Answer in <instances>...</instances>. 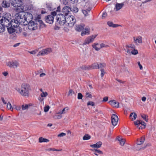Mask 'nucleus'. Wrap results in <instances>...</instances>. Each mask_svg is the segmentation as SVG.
Returning <instances> with one entry per match:
<instances>
[{
  "instance_id": "nucleus-1",
  "label": "nucleus",
  "mask_w": 156,
  "mask_h": 156,
  "mask_svg": "<svg viewBox=\"0 0 156 156\" xmlns=\"http://www.w3.org/2000/svg\"><path fill=\"white\" fill-rule=\"evenodd\" d=\"M11 15L10 14L7 13L4 15L3 17V26L1 27V30H3L4 31L5 27H9L10 26H12L13 27L16 28L18 27L19 24L15 23L13 22L11 18Z\"/></svg>"
},
{
  "instance_id": "nucleus-2",
  "label": "nucleus",
  "mask_w": 156,
  "mask_h": 156,
  "mask_svg": "<svg viewBox=\"0 0 156 156\" xmlns=\"http://www.w3.org/2000/svg\"><path fill=\"white\" fill-rule=\"evenodd\" d=\"M30 90L29 85L23 84L21 85V89L18 88L17 91L23 96H28L29 94V90Z\"/></svg>"
},
{
  "instance_id": "nucleus-3",
  "label": "nucleus",
  "mask_w": 156,
  "mask_h": 156,
  "mask_svg": "<svg viewBox=\"0 0 156 156\" xmlns=\"http://www.w3.org/2000/svg\"><path fill=\"white\" fill-rule=\"evenodd\" d=\"M65 16H66V23L68 24V26L69 27L73 26L76 23V19L75 17L72 16L68 15L67 13L65 14Z\"/></svg>"
},
{
  "instance_id": "nucleus-4",
  "label": "nucleus",
  "mask_w": 156,
  "mask_h": 156,
  "mask_svg": "<svg viewBox=\"0 0 156 156\" xmlns=\"http://www.w3.org/2000/svg\"><path fill=\"white\" fill-rule=\"evenodd\" d=\"M66 16L62 14H58L56 17L57 24L58 23L60 25H63L66 23Z\"/></svg>"
},
{
  "instance_id": "nucleus-5",
  "label": "nucleus",
  "mask_w": 156,
  "mask_h": 156,
  "mask_svg": "<svg viewBox=\"0 0 156 156\" xmlns=\"http://www.w3.org/2000/svg\"><path fill=\"white\" fill-rule=\"evenodd\" d=\"M28 23V27L30 30H34L37 29L38 24L36 21L34 20Z\"/></svg>"
},
{
  "instance_id": "nucleus-6",
  "label": "nucleus",
  "mask_w": 156,
  "mask_h": 156,
  "mask_svg": "<svg viewBox=\"0 0 156 156\" xmlns=\"http://www.w3.org/2000/svg\"><path fill=\"white\" fill-rule=\"evenodd\" d=\"M24 13L25 14V17H24V20H22L21 22L24 23L25 21H26L27 23H28L33 21V16L31 13L27 12Z\"/></svg>"
},
{
  "instance_id": "nucleus-7",
  "label": "nucleus",
  "mask_w": 156,
  "mask_h": 156,
  "mask_svg": "<svg viewBox=\"0 0 156 156\" xmlns=\"http://www.w3.org/2000/svg\"><path fill=\"white\" fill-rule=\"evenodd\" d=\"M96 36L97 35H95L88 37L85 39L83 44V45H86L93 42Z\"/></svg>"
},
{
  "instance_id": "nucleus-8",
  "label": "nucleus",
  "mask_w": 156,
  "mask_h": 156,
  "mask_svg": "<svg viewBox=\"0 0 156 156\" xmlns=\"http://www.w3.org/2000/svg\"><path fill=\"white\" fill-rule=\"evenodd\" d=\"M111 122L112 124L114 126H116L118 122L119 118L118 116L115 114H113L111 117Z\"/></svg>"
},
{
  "instance_id": "nucleus-9",
  "label": "nucleus",
  "mask_w": 156,
  "mask_h": 156,
  "mask_svg": "<svg viewBox=\"0 0 156 156\" xmlns=\"http://www.w3.org/2000/svg\"><path fill=\"white\" fill-rule=\"evenodd\" d=\"M54 17L51 15H48L45 17V21L50 24H52L54 22Z\"/></svg>"
},
{
  "instance_id": "nucleus-10",
  "label": "nucleus",
  "mask_w": 156,
  "mask_h": 156,
  "mask_svg": "<svg viewBox=\"0 0 156 156\" xmlns=\"http://www.w3.org/2000/svg\"><path fill=\"white\" fill-rule=\"evenodd\" d=\"M19 65L18 62L15 61H12L9 62L8 63V66L10 67L15 68L17 67Z\"/></svg>"
},
{
  "instance_id": "nucleus-11",
  "label": "nucleus",
  "mask_w": 156,
  "mask_h": 156,
  "mask_svg": "<svg viewBox=\"0 0 156 156\" xmlns=\"http://www.w3.org/2000/svg\"><path fill=\"white\" fill-rule=\"evenodd\" d=\"M134 124L135 125L137 126V127L139 126V125L141 124L142 126H144L143 129H144L145 128L146 125V124L144 121L140 120H137L136 121H134Z\"/></svg>"
},
{
  "instance_id": "nucleus-12",
  "label": "nucleus",
  "mask_w": 156,
  "mask_h": 156,
  "mask_svg": "<svg viewBox=\"0 0 156 156\" xmlns=\"http://www.w3.org/2000/svg\"><path fill=\"white\" fill-rule=\"evenodd\" d=\"M112 106L116 108H118L119 107V103L116 102L115 100H111L108 102Z\"/></svg>"
},
{
  "instance_id": "nucleus-13",
  "label": "nucleus",
  "mask_w": 156,
  "mask_h": 156,
  "mask_svg": "<svg viewBox=\"0 0 156 156\" xmlns=\"http://www.w3.org/2000/svg\"><path fill=\"white\" fill-rule=\"evenodd\" d=\"M24 12H20L18 15L17 16V19L19 20L20 21H21L22 20H24V17H25V14H24Z\"/></svg>"
},
{
  "instance_id": "nucleus-14",
  "label": "nucleus",
  "mask_w": 156,
  "mask_h": 156,
  "mask_svg": "<svg viewBox=\"0 0 156 156\" xmlns=\"http://www.w3.org/2000/svg\"><path fill=\"white\" fill-rule=\"evenodd\" d=\"M124 4L123 3H117L115 4V8L116 11H118L122 8Z\"/></svg>"
},
{
  "instance_id": "nucleus-15",
  "label": "nucleus",
  "mask_w": 156,
  "mask_h": 156,
  "mask_svg": "<svg viewBox=\"0 0 156 156\" xmlns=\"http://www.w3.org/2000/svg\"><path fill=\"white\" fill-rule=\"evenodd\" d=\"M84 25L83 24L76 26L75 30L77 31L80 32L84 28Z\"/></svg>"
},
{
  "instance_id": "nucleus-16",
  "label": "nucleus",
  "mask_w": 156,
  "mask_h": 156,
  "mask_svg": "<svg viewBox=\"0 0 156 156\" xmlns=\"http://www.w3.org/2000/svg\"><path fill=\"white\" fill-rule=\"evenodd\" d=\"M102 142L99 141L96 143V144L90 145V146L94 148H100L102 144Z\"/></svg>"
},
{
  "instance_id": "nucleus-17",
  "label": "nucleus",
  "mask_w": 156,
  "mask_h": 156,
  "mask_svg": "<svg viewBox=\"0 0 156 156\" xmlns=\"http://www.w3.org/2000/svg\"><path fill=\"white\" fill-rule=\"evenodd\" d=\"M7 27V28L9 34H12L16 31L15 28L12 26H10L9 27Z\"/></svg>"
},
{
  "instance_id": "nucleus-18",
  "label": "nucleus",
  "mask_w": 156,
  "mask_h": 156,
  "mask_svg": "<svg viewBox=\"0 0 156 156\" xmlns=\"http://www.w3.org/2000/svg\"><path fill=\"white\" fill-rule=\"evenodd\" d=\"M1 5L4 8H8L10 6V3L5 0H3L2 3Z\"/></svg>"
},
{
  "instance_id": "nucleus-19",
  "label": "nucleus",
  "mask_w": 156,
  "mask_h": 156,
  "mask_svg": "<svg viewBox=\"0 0 156 156\" xmlns=\"http://www.w3.org/2000/svg\"><path fill=\"white\" fill-rule=\"evenodd\" d=\"M18 0H10L9 2L10 3H11V5L14 7H19L20 6L18 5L17 3Z\"/></svg>"
},
{
  "instance_id": "nucleus-20",
  "label": "nucleus",
  "mask_w": 156,
  "mask_h": 156,
  "mask_svg": "<svg viewBox=\"0 0 156 156\" xmlns=\"http://www.w3.org/2000/svg\"><path fill=\"white\" fill-rule=\"evenodd\" d=\"M135 43L137 44V43H141L142 42V39L141 37H138V38H135V37H133Z\"/></svg>"
},
{
  "instance_id": "nucleus-21",
  "label": "nucleus",
  "mask_w": 156,
  "mask_h": 156,
  "mask_svg": "<svg viewBox=\"0 0 156 156\" xmlns=\"http://www.w3.org/2000/svg\"><path fill=\"white\" fill-rule=\"evenodd\" d=\"M129 117L133 121L136 119L137 117V115L135 112H132L130 114Z\"/></svg>"
},
{
  "instance_id": "nucleus-22",
  "label": "nucleus",
  "mask_w": 156,
  "mask_h": 156,
  "mask_svg": "<svg viewBox=\"0 0 156 156\" xmlns=\"http://www.w3.org/2000/svg\"><path fill=\"white\" fill-rule=\"evenodd\" d=\"M39 141L40 143L48 142L49 141V140L48 139L41 137L39 139Z\"/></svg>"
},
{
  "instance_id": "nucleus-23",
  "label": "nucleus",
  "mask_w": 156,
  "mask_h": 156,
  "mask_svg": "<svg viewBox=\"0 0 156 156\" xmlns=\"http://www.w3.org/2000/svg\"><path fill=\"white\" fill-rule=\"evenodd\" d=\"M90 33V30L88 29H85V30L82 31L81 33V36H83L85 34H89Z\"/></svg>"
},
{
  "instance_id": "nucleus-24",
  "label": "nucleus",
  "mask_w": 156,
  "mask_h": 156,
  "mask_svg": "<svg viewBox=\"0 0 156 156\" xmlns=\"http://www.w3.org/2000/svg\"><path fill=\"white\" fill-rule=\"evenodd\" d=\"M144 137H142L140 140H137V144L140 145L144 143L145 141Z\"/></svg>"
},
{
  "instance_id": "nucleus-25",
  "label": "nucleus",
  "mask_w": 156,
  "mask_h": 156,
  "mask_svg": "<svg viewBox=\"0 0 156 156\" xmlns=\"http://www.w3.org/2000/svg\"><path fill=\"white\" fill-rule=\"evenodd\" d=\"M80 68L82 70H89L91 69V66H90L83 65L81 66Z\"/></svg>"
},
{
  "instance_id": "nucleus-26",
  "label": "nucleus",
  "mask_w": 156,
  "mask_h": 156,
  "mask_svg": "<svg viewBox=\"0 0 156 156\" xmlns=\"http://www.w3.org/2000/svg\"><path fill=\"white\" fill-rule=\"evenodd\" d=\"M107 23L109 27H116L118 26V25L113 24L112 22L111 21H108Z\"/></svg>"
},
{
  "instance_id": "nucleus-27",
  "label": "nucleus",
  "mask_w": 156,
  "mask_h": 156,
  "mask_svg": "<svg viewBox=\"0 0 156 156\" xmlns=\"http://www.w3.org/2000/svg\"><path fill=\"white\" fill-rule=\"evenodd\" d=\"M40 24V27L41 28H43L46 27V25L43 22L42 20L38 21V22Z\"/></svg>"
},
{
  "instance_id": "nucleus-28",
  "label": "nucleus",
  "mask_w": 156,
  "mask_h": 156,
  "mask_svg": "<svg viewBox=\"0 0 156 156\" xmlns=\"http://www.w3.org/2000/svg\"><path fill=\"white\" fill-rule=\"evenodd\" d=\"M90 66L91 68H92V69H99L98 64V63H94L92 64Z\"/></svg>"
},
{
  "instance_id": "nucleus-29",
  "label": "nucleus",
  "mask_w": 156,
  "mask_h": 156,
  "mask_svg": "<svg viewBox=\"0 0 156 156\" xmlns=\"http://www.w3.org/2000/svg\"><path fill=\"white\" fill-rule=\"evenodd\" d=\"M91 138V136L88 134H85L83 137V140H87L90 139Z\"/></svg>"
},
{
  "instance_id": "nucleus-30",
  "label": "nucleus",
  "mask_w": 156,
  "mask_h": 156,
  "mask_svg": "<svg viewBox=\"0 0 156 156\" xmlns=\"http://www.w3.org/2000/svg\"><path fill=\"white\" fill-rule=\"evenodd\" d=\"M141 116L146 122H147L148 121V119L147 118L148 117L147 115L144 114H143L141 115Z\"/></svg>"
},
{
  "instance_id": "nucleus-31",
  "label": "nucleus",
  "mask_w": 156,
  "mask_h": 156,
  "mask_svg": "<svg viewBox=\"0 0 156 156\" xmlns=\"http://www.w3.org/2000/svg\"><path fill=\"white\" fill-rule=\"evenodd\" d=\"M3 17L4 16H1V13H0V28L1 27H2L3 26V24L2 22H3Z\"/></svg>"
},
{
  "instance_id": "nucleus-32",
  "label": "nucleus",
  "mask_w": 156,
  "mask_h": 156,
  "mask_svg": "<svg viewBox=\"0 0 156 156\" xmlns=\"http://www.w3.org/2000/svg\"><path fill=\"white\" fill-rule=\"evenodd\" d=\"M30 106V104L27 105H23L22 106V108L23 110H25L28 108Z\"/></svg>"
},
{
  "instance_id": "nucleus-33",
  "label": "nucleus",
  "mask_w": 156,
  "mask_h": 156,
  "mask_svg": "<svg viewBox=\"0 0 156 156\" xmlns=\"http://www.w3.org/2000/svg\"><path fill=\"white\" fill-rule=\"evenodd\" d=\"M98 45V43H94V44H93L92 45V47L95 48V49L97 51H98L100 48H97L96 46L97 45Z\"/></svg>"
},
{
  "instance_id": "nucleus-34",
  "label": "nucleus",
  "mask_w": 156,
  "mask_h": 156,
  "mask_svg": "<svg viewBox=\"0 0 156 156\" xmlns=\"http://www.w3.org/2000/svg\"><path fill=\"white\" fill-rule=\"evenodd\" d=\"M45 54H46L45 52V49H44L42 51H40L37 55V56H38L40 55H43Z\"/></svg>"
},
{
  "instance_id": "nucleus-35",
  "label": "nucleus",
  "mask_w": 156,
  "mask_h": 156,
  "mask_svg": "<svg viewBox=\"0 0 156 156\" xmlns=\"http://www.w3.org/2000/svg\"><path fill=\"white\" fill-rule=\"evenodd\" d=\"M7 108L8 109H10L11 111H12L13 109L10 102H8L7 104Z\"/></svg>"
},
{
  "instance_id": "nucleus-36",
  "label": "nucleus",
  "mask_w": 156,
  "mask_h": 156,
  "mask_svg": "<svg viewBox=\"0 0 156 156\" xmlns=\"http://www.w3.org/2000/svg\"><path fill=\"white\" fill-rule=\"evenodd\" d=\"M69 108L68 107H66L64 108L62 111L61 113L64 114L67 112L68 111Z\"/></svg>"
},
{
  "instance_id": "nucleus-37",
  "label": "nucleus",
  "mask_w": 156,
  "mask_h": 156,
  "mask_svg": "<svg viewBox=\"0 0 156 156\" xmlns=\"http://www.w3.org/2000/svg\"><path fill=\"white\" fill-rule=\"evenodd\" d=\"M41 15H39L37 16V17L34 20L35 21H36V23H37V22H38V21L40 20L41 19Z\"/></svg>"
},
{
  "instance_id": "nucleus-38",
  "label": "nucleus",
  "mask_w": 156,
  "mask_h": 156,
  "mask_svg": "<svg viewBox=\"0 0 156 156\" xmlns=\"http://www.w3.org/2000/svg\"><path fill=\"white\" fill-rule=\"evenodd\" d=\"M62 115H61L57 114L54 116L55 118V119H60L62 117Z\"/></svg>"
},
{
  "instance_id": "nucleus-39",
  "label": "nucleus",
  "mask_w": 156,
  "mask_h": 156,
  "mask_svg": "<svg viewBox=\"0 0 156 156\" xmlns=\"http://www.w3.org/2000/svg\"><path fill=\"white\" fill-rule=\"evenodd\" d=\"M106 64L105 63H101L100 64H98L99 69L102 68L106 66Z\"/></svg>"
},
{
  "instance_id": "nucleus-40",
  "label": "nucleus",
  "mask_w": 156,
  "mask_h": 156,
  "mask_svg": "<svg viewBox=\"0 0 156 156\" xmlns=\"http://www.w3.org/2000/svg\"><path fill=\"white\" fill-rule=\"evenodd\" d=\"M45 52L46 53V54H48L50 52H51L52 51V50L51 48H48L46 49H45Z\"/></svg>"
},
{
  "instance_id": "nucleus-41",
  "label": "nucleus",
  "mask_w": 156,
  "mask_h": 156,
  "mask_svg": "<svg viewBox=\"0 0 156 156\" xmlns=\"http://www.w3.org/2000/svg\"><path fill=\"white\" fill-rule=\"evenodd\" d=\"M72 10L73 12H77L78 11V9L75 6H74L72 9Z\"/></svg>"
},
{
  "instance_id": "nucleus-42",
  "label": "nucleus",
  "mask_w": 156,
  "mask_h": 156,
  "mask_svg": "<svg viewBox=\"0 0 156 156\" xmlns=\"http://www.w3.org/2000/svg\"><path fill=\"white\" fill-rule=\"evenodd\" d=\"M131 54L133 55H136L138 54V51L137 50L135 49L131 51Z\"/></svg>"
},
{
  "instance_id": "nucleus-43",
  "label": "nucleus",
  "mask_w": 156,
  "mask_h": 156,
  "mask_svg": "<svg viewBox=\"0 0 156 156\" xmlns=\"http://www.w3.org/2000/svg\"><path fill=\"white\" fill-rule=\"evenodd\" d=\"M50 108L49 106L48 105L45 106L44 108V111L45 112H48Z\"/></svg>"
},
{
  "instance_id": "nucleus-44",
  "label": "nucleus",
  "mask_w": 156,
  "mask_h": 156,
  "mask_svg": "<svg viewBox=\"0 0 156 156\" xmlns=\"http://www.w3.org/2000/svg\"><path fill=\"white\" fill-rule=\"evenodd\" d=\"M48 94L47 92H43L41 94V96L42 97H45L48 95Z\"/></svg>"
},
{
  "instance_id": "nucleus-45",
  "label": "nucleus",
  "mask_w": 156,
  "mask_h": 156,
  "mask_svg": "<svg viewBox=\"0 0 156 156\" xmlns=\"http://www.w3.org/2000/svg\"><path fill=\"white\" fill-rule=\"evenodd\" d=\"M83 97V95L81 93H79L78 94L77 98L78 99H82Z\"/></svg>"
},
{
  "instance_id": "nucleus-46",
  "label": "nucleus",
  "mask_w": 156,
  "mask_h": 156,
  "mask_svg": "<svg viewBox=\"0 0 156 156\" xmlns=\"http://www.w3.org/2000/svg\"><path fill=\"white\" fill-rule=\"evenodd\" d=\"M95 103L91 101H88L87 103V105L88 106L89 105H91L92 106L95 105Z\"/></svg>"
},
{
  "instance_id": "nucleus-47",
  "label": "nucleus",
  "mask_w": 156,
  "mask_h": 156,
  "mask_svg": "<svg viewBox=\"0 0 156 156\" xmlns=\"http://www.w3.org/2000/svg\"><path fill=\"white\" fill-rule=\"evenodd\" d=\"M86 96L87 98H91L92 97V95L89 93L87 92L86 93Z\"/></svg>"
},
{
  "instance_id": "nucleus-48",
  "label": "nucleus",
  "mask_w": 156,
  "mask_h": 156,
  "mask_svg": "<svg viewBox=\"0 0 156 156\" xmlns=\"http://www.w3.org/2000/svg\"><path fill=\"white\" fill-rule=\"evenodd\" d=\"M125 139H122V140H121L119 142V143L122 146H123L124 145L125 143Z\"/></svg>"
},
{
  "instance_id": "nucleus-49",
  "label": "nucleus",
  "mask_w": 156,
  "mask_h": 156,
  "mask_svg": "<svg viewBox=\"0 0 156 156\" xmlns=\"http://www.w3.org/2000/svg\"><path fill=\"white\" fill-rule=\"evenodd\" d=\"M101 77H103L105 74V70L104 69H101Z\"/></svg>"
},
{
  "instance_id": "nucleus-50",
  "label": "nucleus",
  "mask_w": 156,
  "mask_h": 156,
  "mask_svg": "<svg viewBox=\"0 0 156 156\" xmlns=\"http://www.w3.org/2000/svg\"><path fill=\"white\" fill-rule=\"evenodd\" d=\"M101 48H102L105 47L107 48L109 47V46L107 45H105L104 43H101L100 44Z\"/></svg>"
},
{
  "instance_id": "nucleus-51",
  "label": "nucleus",
  "mask_w": 156,
  "mask_h": 156,
  "mask_svg": "<svg viewBox=\"0 0 156 156\" xmlns=\"http://www.w3.org/2000/svg\"><path fill=\"white\" fill-rule=\"evenodd\" d=\"M72 93L74 94V91L72 90V89H70L69 90V91L68 94V96H69L70 94H71V95H72Z\"/></svg>"
},
{
  "instance_id": "nucleus-52",
  "label": "nucleus",
  "mask_w": 156,
  "mask_h": 156,
  "mask_svg": "<svg viewBox=\"0 0 156 156\" xmlns=\"http://www.w3.org/2000/svg\"><path fill=\"white\" fill-rule=\"evenodd\" d=\"M94 150L96 153H98L100 154H103V152H102V151L100 150H98L97 149H94Z\"/></svg>"
},
{
  "instance_id": "nucleus-53",
  "label": "nucleus",
  "mask_w": 156,
  "mask_h": 156,
  "mask_svg": "<svg viewBox=\"0 0 156 156\" xmlns=\"http://www.w3.org/2000/svg\"><path fill=\"white\" fill-rule=\"evenodd\" d=\"M57 15V12L56 11L52 12H51V15L53 17Z\"/></svg>"
},
{
  "instance_id": "nucleus-54",
  "label": "nucleus",
  "mask_w": 156,
  "mask_h": 156,
  "mask_svg": "<svg viewBox=\"0 0 156 156\" xmlns=\"http://www.w3.org/2000/svg\"><path fill=\"white\" fill-rule=\"evenodd\" d=\"M82 12L85 16H87L88 15L87 12L86 10H82Z\"/></svg>"
},
{
  "instance_id": "nucleus-55",
  "label": "nucleus",
  "mask_w": 156,
  "mask_h": 156,
  "mask_svg": "<svg viewBox=\"0 0 156 156\" xmlns=\"http://www.w3.org/2000/svg\"><path fill=\"white\" fill-rule=\"evenodd\" d=\"M66 134L64 133H62L58 135V136L59 137H61L65 136Z\"/></svg>"
},
{
  "instance_id": "nucleus-56",
  "label": "nucleus",
  "mask_w": 156,
  "mask_h": 156,
  "mask_svg": "<svg viewBox=\"0 0 156 156\" xmlns=\"http://www.w3.org/2000/svg\"><path fill=\"white\" fill-rule=\"evenodd\" d=\"M68 8V6H67L63 7L62 9V12H65L66 11H67L68 10L67 8Z\"/></svg>"
},
{
  "instance_id": "nucleus-57",
  "label": "nucleus",
  "mask_w": 156,
  "mask_h": 156,
  "mask_svg": "<svg viewBox=\"0 0 156 156\" xmlns=\"http://www.w3.org/2000/svg\"><path fill=\"white\" fill-rule=\"evenodd\" d=\"M107 16V14L106 12H104L102 15V19H103L105 18Z\"/></svg>"
},
{
  "instance_id": "nucleus-58",
  "label": "nucleus",
  "mask_w": 156,
  "mask_h": 156,
  "mask_svg": "<svg viewBox=\"0 0 156 156\" xmlns=\"http://www.w3.org/2000/svg\"><path fill=\"white\" fill-rule=\"evenodd\" d=\"M108 97H105L104 98H103V100H102V102H106L108 101Z\"/></svg>"
},
{
  "instance_id": "nucleus-59",
  "label": "nucleus",
  "mask_w": 156,
  "mask_h": 156,
  "mask_svg": "<svg viewBox=\"0 0 156 156\" xmlns=\"http://www.w3.org/2000/svg\"><path fill=\"white\" fill-rule=\"evenodd\" d=\"M70 1H73V0H64V1H63V3L66 5L68 4V2Z\"/></svg>"
},
{
  "instance_id": "nucleus-60",
  "label": "nucleus",
  "mask_w": 156,
  "mask_h": 156,
  "mask_svg": "<svg viewBox=\"0 0 156 156\" xmlns=\"http://www.w3.org/2000/svg\"><path fill=\"white\" fill-rule=\"evenodd\" d=\"M12 21L14 23H15L16 24H19V21L18 20H19L17 19V20H12Z\"/></svg>"
},
{
  "instance_id": "nucleus-61",
  "label": "nucleus",
  "mask_w": 156,
  "mask_h": 156,
  "mask_svg": "<svg viewBox=\"0 0 156 156\" xmlns=\"http://www.w3.org/2000/svg\"><path fill=\"white\" fill-rule=\"evenodd\" d=\"M137 64L139 66L140 69L142 70L143 69V67L142 65L140 64V62L139 61L137 62Z\"/></svg>"
},
{
  "instance_id": "nucleus-62",
  "label": "nucleus",
  "mask_w": 156,
  "mask_h": 156,
  "mask_svg": "<svg viewBox=\"0 0 156 156\" xmlns=\"http://www.w3.org/2000/svg\"><path fill=\"white\" fill-rule=\"evenodd\" d=\"M61 11V8L60 6H58L56 10V12H59Z\"/></svg>"
},
{
  "instance_id": "nucleus-63",
  "label": "nucleus",
  "mask_w": 156,
  "mask_h": 156,
  "mask_svg": "<svg viewBox=\"0 0 156 156\" xmlns=\"http://www.w3.org/2000/svg\"><path fill=\"white\" fill-rule=\"evenodd\" d=\"M60 27H58L56 25H55L54 27V30H58L59 29Z\"/></svg>"
},
{
  "instance_id": "nucleus-64",
  "label": "nucleus",
  "mask_w": 156,
  "mask_h": 156,
  "mask_svg": "<svg viewBox=\"0 0 156 156\" xmlns=\"http://www.w3.org/2000/svg\"><path fill=\"white\" fill-rule=\"evenodd\" d=\"M129 48L135 49V47L134 44H131L129 45Z\"/></svg>"
}]
</instances>
